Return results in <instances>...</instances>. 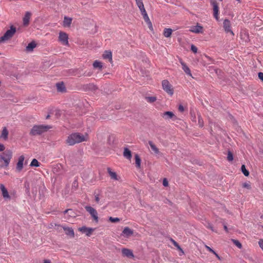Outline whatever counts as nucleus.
Segmentation results:
<instances>
[{"label":"nucleus","mask_w":263,"mask_h":263,"mask_svg":"<svg viewBox=\"0 0 263 263\" xmlns=\"http://www.w3.org/2000/svg\"><path fill=\"white\" fill-rule=\"evenodd\" d=\"M88 138L87 134L82 135L79 133H74L69 135L66 140V143L70 146L74 145L84 141H87Z\"/></svg>","instance_id":"obj_1"},{"label":"nucleus","mask_w":263,"mask_h":263,"mask_svg":"<svg viewBox=\"0 0 263 263\" xmlns=\"http://www.w3.org/2000/svg\"><path fill=\"white\" fill-rule=\"evenodd\" d=\"M52 128V126L48 125H35L31 128L30 135L36 136L41 135Z\"/></svg>","instance_id":"obj_2"},{"label":"nucleus","mask_w":263,"mask_h":263,"mask_svg":"<svg viewBox=\"0 0 263 263\" xmlns=\"http://www.w3.org/2000/svg\"><path fill=\"white\" fill-rule=\"evenodd\" d=\"M12 157V152L10 149H7L1 154L0 162L4 161V166L7 167L9 165Z\"/></svg>","instance_id":"obj_3"},{"label":"nucleus","mask_w":263,"mask_h":263,"mask_svg":"<svg viewBox=\"0 0 263 263\" xmlns=\"http://www.w3.org/2000/svg\"><path fill=\"white\" fill-rule=\"evenodd\" d=\"M16 31V27L11 26L10 29L8 30L3 36L0 37V44L11 39Z\"/></svg>","instance_id":"obj_4"},{"label":"nucleus","mask_w":263,"mask_h":263,"mask_svg":"<svg viewBox=\"0 0 263 263\" xmlns=\"http://www.w3.org/2000/svg\"><path fill=\"white\" fill-rule=\"evenodd\" d=\"M162 86L163 89L170 96H172L174 94V88L172 85L167 80L162 81Z\"/></svg>","instance_id":"obj_5"},{"label":"nucleus","mask_w":263,"mask_h":263,"mask_svg":"<svg viewBox=\"0 0 263 263\" xmlns=\"http://www.w3.org/2000/svg\"><path fill=\"white\" fill-rule=\"evenodd\" d=\"M85 209L89 213L94 221L98 222L99 221V217L97 211L90 206H86Z\"/></svg>","instance_id":"obj_6"},{"label":"nucleus","mask_w":263,"mask_h":263,"mask_svg":"<svg viewBox=\"0 0 263 263\" xmlns=\"http://www.w3.org/2000/svg\"><path fill=\"white\" fill-rule=\"evenodd\" d=\"M59 41L63 45L68 46V34L62 31L59 32Z\"/></svg>","instance_id":"obj_7"},{"label":"nucleus","mask_w":263,"mask_h":263,"mask_svg":"<svg viewBox=\"0 0 263 263\" xmlns=\"http://www.w3.org/2000/svg\"><path fill=\"white\" fill-rule=\"evenodd\" d=\"M189 31L194 33H202L203 32V28L202 26L197 23L195 26H191L190 27Z\"/></svg>","instance_id":"obj_8"},{"label":"nucleus","mask_w":263,"mask_h":263,"mask_svg":"<svg viewBox=\"0 0 263 263\" xmlns=\"http://www.w3.org/2000/svg\"><path fill=\"white\" fill-rule=\"evenodd\" d=\"M0 190L2 192L3 197L5 200H10L11 197L8 192L7 189L5 187L3 184H0Z\"/></svg>","instance_id":"obj_9"},{"label":"nucleus","mask_w":263,"mask_h":263,"mask_svg":"<svg viewBox=\"0 0 263 263\" xmlns=\"http://www.w3.org/2000/svg\"><path fill=\"white\" fill-rule=\"evenodd\" d=\"M211 4L213 7V15L214 17L218 20V13H219V7L217 3L214 0H211Z\"/></svg>","instance_id":"obj_10"},{"label":"nucleus","mask_w":263,"mask_h":263,"mask_svg":"<svg viewBox=\"0 0 263 263\" xmlns=\"http://www.w3.org/2000/svg\"><path fill=\"white\" fill-rule=\"evenodd\" d=\"M78 230L82 233L85 234L86 236H90L92 232L94 231V229L83 226L79 228Z\"/></svg>","instance_id":"obj_11"},{"label":"nucleus","mask_w":263,"mask_h":263,"mask_svg":"<svg viewBox=\"0 0 263 263\" xmlns=\"http://www.w3.org/2000/svg\"><path fill=\"white\" fill-rule=\"evenodd\" d=\"M25 160V157L22 155L18 157V162L16 166V170L20 172L23 168V163Z\"/></svg>","instance_id":"obj_12"},{"label":"nucleus","mask_w":263,"mask_h":263,"mask_svg":"<svg viewBox=\"0 0 263 263\" xmlns=\"http://www.w3.org/2000/svg\"><path fill=\"white\" fill-rule=\"evenodd\" d=\"M223 28H224V31L227 33L230 32L231 34L234 35V33L231 29V23L229 20L226 19L224 20Z\"/></svg>","instance_id":"obj_13"},{"label":"nucleus","mask_w":263,"mask_h":263,"mask_svg":"<svg viewBox=\"0 0 263 263\" xmlns=\"http://www.w3.org/2000/svg\"><path fill=\"white\" fill-rule=\"evenodd\" d=\"M133 234V231L132 230H131L130 228H129L128 227H125L122 231V233L121 234V235L122 236H123L126 238H129Z\"/></svg>","instance_id":"obj_14"},{"label":"nucleus","mask_w":263,"mask_h":263,"mask_svg":"<svg viewBox=\"0 0 263 263\" xmlns=\"http://www.w3.org/2000/svg\"><path fill=\"white\" fill-rule=\"evenodd\" d=\"M161 117L166 120L173 119V118H174L175 119H176L174 114L173 112L170 111H165L162 113L161 114Z\"/></svg>","instance_id":"obj_15"},{"label":"nucleus","mask_w":263,"mask_h":263,"mask_svg":"<svg viewBox=\"0 0 263 263\" xmlns=\"http://www.w3.org/2000/svg\"><path fill=\"white\" fill-rule=\"evenodd\" d=\"M123 256H126L129 258H133L134 257L133 251L127 248H123L121 250Z\"/></svg>","instance_id":"obj_16"},{"label":"nucleus","mask_w":263,"mask_h":263,"mask_svg":"<svg viewBox=\"0 0 263 263\" xmlns=\"http://www.w3.org/2000/svg\"><path fill=\"white\" fill-rule=\"evenodd\" d=\"M31 15V13L29 11H27L25 13V14L23 19L24 26H26L29 25Z\"/></svg>","instance_id":"obj_17"},{"label":"nucleus","mask_w":263,"mask_h":263,"mask_svg":"<svg viewBox=\"0 0 263 263\" xmlns=\"http://www.w3.org/2000/svg\"><path fill=\"white\" fill-rule=\"evenodd\" d=\"M62 228L65 232V234L67 235L70 236L71 237H74V233L73 230L71 228L67 227L65 226H62Z\"/></svg>","instance_id":"obj_18"},{"label":"nucleus","mask_w":263,"mask_h":263,"mask_svg":"<svg viewBox=\"0 0 263 263\" xmlns=\"http://www.w3.org/2000/svg\"><path fill=\"white\" fill-rule=\"evenodd\" d=\"M180 63L182 66V69L183 70L184 72L186 74L192 77V73H191V70H190L189 67L181 60H180Z\"/></svg>","instance_id":"obj_19"},{"label":"nucleus","mask_w":263,"mask_h":263,"mask_svg":"<svg viewBox=\"0 0 263 263\" xmlns=\"http://www.w3.org/2000/svg\"><path fill=\"white\" fill-rule=\"evenodd\" d=\"M102 56L104 59H108L110 62H112V52L110 50H106Z\"/></svg>","instance_id":"obj_20"},{"label":"nucleus","mask_w":263,"mask_h":263,"mask_svg":"<svg viewBox=\"0 0 263 263\" xmlns=\"http://www.w3.org/2000/svg\"><path fill=\"white\" fill-rule=\"evenodd\" d=\"M57 90L59 92H65L66 89L63 82H59L56 84Z\"/></svg>","instance_id":"obj_21"},{"label":"nucleus","mask_w":263,"mask_h":263,"mask_svg":"<svg viewBox=\"0 0 263 263\" xmlns=\"http://www.w3.org/2000/svg\"><path fill=\"white\" fill-rule=\"evenodd\" d=\"M36 44L34 41H32L31 43H29L28 45L26 47V51L27 52H32L33 49L36 47Z\"/></svg>","instance_id":"obj_22"},{"label":"nucleus","mask_w":263,"mask_h":263,"mask_svg":"<svg viewBox=\"0 0 263 263\" xmlns=\"http://www.w3.org/2000/svg\"><path fill=\"white\" fill-rule=\"evenodd\" d=\"M123 156L128 160H130L132 158V156L131 151L127 147H125L124 148Z\"/></svg>","instance_id":"obj_23"},{"label":"nucleus","mask_w":263,"mask_h":263,"mask_svg":"<svg viewBox=\"0 0 263 263\" xmlns=\"http://www.w3.org/2000/svg\"><path fill=\"white\" fill-rule=\"evenodd\" d=\"M107 172L108 173L110 178L115 180H118L119 178L116 172H112L110 168H107Z\"/></svg>","instance_id":"obj_24"},{"label":"nucleus","mask_w":263,"mask_h":263,"mask_svg":"<svg viewBox=\"0 0 263 263\" xmlns=\"http://www.w3.org/2000/svg\"><path fill=\"white\" fill-rule=\"evenodd\" d=\"M72 22V18L65 16L63 21V26L64 27H69Z\"/></svg>","instance_id":"obj_25"},{"label":"nucleus","mask_w":263,"mask_h":263,"mask_svg":"<svg viewBox=\"0 0 263 263\" xmlns=\"http://www.w3.org/2000/svg\"><path fill=\"white\" fill-rule=\"evenodd\" d=\"M173 30L171 28H165L163 30V35L166 37H171Z\"/></svg>","instance_id":"obj_26"},{"label":"nucleus","mask_w":263,"mask_h":263,"mask_svg":"<svg viewBox=\"0 0 263 263\" xmlns=\"http://www.w3.org/2000/svg\"><path fill=\"white\" fill-rule=\"evenodd\" d=\"M8 131L6 127H4L3 129L2 134L1 135V138H3L4 140H7L8 139Z\"/></svg>","instance_id":"obj_27"},{"label":"nucleus","mask_w":263,"mask_h":263,"mask_svg":"<svg viewBox=\"0 0 263 263\" xmlns=\"http://www.w3.org/2000/svg\"><path fill=\"white\" fill-rule=\"evenodd\" d=\"M171 241L172 242L173 245L177 248V249L180 252L179 255H183L184 252H183V250L182 249V248L180 247V246L179 245V244L173 239H171Z\"/></svg>","instance_id":"obj_28"},{"label":"nucleus","mask_w":263,"mask_h":263,"mask_svg":"<svg viewBox=\"0 0 263 263\" xmlns=\"http://www.w3.org/2000/svg\"><path fill=\"white\" fill-rule=\"evenodd\" d=\"M148 144L152 151H153L155 154H158L159 153L158 148L156 147V146L153 143L152 141H149L148 142Z\"/></svg>","instance_id":"obj_29"},{"label":"nucleus","mask_w":263,"mask_h":263,"mask_svg":"<svg viewBox=\"0 0 263 263\" xmlns=\"http://www.w3.org/2000/svg\"><path fill=\"white\" fill-rule=\"evenodd\" d=\"M135 162L136 165L138 168H140L141 166V159L138 154H136L135 156Z\"/></svg>","instance_id":"obj_30"},{"label":"nucleus","mask_w":263,"mask_h":263,"mask_svg":"<svg viewBox=\"0 0 263 263\" xmlns=\"http://www.w3.org/2000/svg\"><path fill=\"white\" fill-rule=\"evenodd\" d=\"M141 13V14L142 15L143 18L145 20H148L149 17L147 14V12L145 9V8L141 9L140 10Z\"/></svg>","instance_id":"obj_31"},{"label":"nucleus","mask_w":263,"mask_h":263,"mask_svg":"<svg viewBox=\"0 0 263 263\" xmlns=\"http://www.w3.org/2000/svg\"><path fill=\"white\" fill-rule=\"evenodd\" d=\"M145 100L147 102L152 103H154L157 100V98L154 96L146 97Z\"/></svg>","instance_id":"obj_32"},{"label":"nucleus","mask_w":263,"mask_h":263,"mask_svg":"<svg viewBox=\"0 0 263 263\" xmlns=\"http://www.w3.org/2000/svg\"><path fill=\"white\" fill-rule=\"evenodd\" d=\"M40 163L36 159H33L31 162L30 165L31 166L39 167L40 166Z\"/></svg>","instance_id":"obj_33"},{"label":"nucleus","mask_w":263,"mask_h":263,"mask_svg":"<svg viewBox=\"0 0 263 263\" xmlns=\"http://www.w3.org/2000/svg\"><path fill=\"white\" fill-rule=\"evenodd\" d=\"M241 172L245 176H248L249 175V172L246 169L245 165H242L241 167Z\"/></svg>","instance_id":"obj_34"},{"label":"nucleus","mask_w":263,"mask_h":263,"mask_svg":"<svg viewBox=\"0 0 263 263\" xmlns=\"http://www.w3.org/2000/svg\"><path fill=\"white\" fill-rule=\"evenodd\" d=\"M136 2V4L139 9H141L144 8V4L143 3L142 0H135Z\"/></svg>","instance_id":"obj_35"},{"label":"nucleus","mask_w":263,"mask_h":263,"mask_svg":"<svg viewBox=\"0 0 263 263\" xmlns=\"http://www.w3.org/2000/svg\"><path fill=\"white\" fill-rule=\"evenodd\" d=\"M93 66L95 68H102V63L98 61H95L93 62Z\"/></svg>","instance_id":"obj_36"},{"label":"nucleus","mask_w":263,"mask_h":263,"mask_svg":"<svg viewBox=\"0 0 263 263\" xmlns=\"http://www.w3.org/2000/svg\"><path fill=\"white\" fill-rule=\"evenodd\" d=\"M198 125L199 127H202L204 125L203 120L200 115H198Z\"/></svg>","instance_id":"obj_37"},{"label":"nucleus","mask_w":263,"mask_h":263,"mask_svg":"<svg viewBox=\"0 0 263 263\" xmlns=\"http://www.w3.org/2000/svg\"><path fill=\"white\" fill-rule=\"evenodd\" d=\"M109 220L111 222H119L120 221V219L118 217H110L109 218Z\"/></svg>","instance_id":"obj_38"},{"label":"nucleus","mask_w":263,"mask_h":263,"mask_svg":"<svg viewBox=\"0 0 263 263\" xmlns=\"http://www.w3.org/2000/svg\"><path fill=\"white\" fill-rule=\"evenodd\" d=\"M242 185L243 187L246 188L248 190H250L251 189V185L249 182H244L243 183H242Z\"/></svg>","instance_id":"obj_39"},{"label":"nucleus","mask_w":263,"mask_h":263,"mask_svg":"<svg viewBox=\"0 0 263 263\" xmlns=\"http://www.w3.org/2000/svg\"><path fill=\"white\" fill-rule=\"evenodd\" d=\"M227 159L229 161H232L233 160V156L231 152H229L228 153Z\"/></svg>","instance_id":"obj_40"},{"label":"nucleus","mask_w":263,"mask_h":263,"mask_svg":"<svg viewBox=\"0 0 263 263\" xmlns=\"http://www.w3.org/2000/svg\"><path fill=\"white\" fill-rule=\"evenodd\" d=\"M145 21L147 24L148 28H149V29L151 30H153V25H152V23L151 22L149 18H148V20H145Z\"/></svg>","instance_id":"obj_41"},{"label":"nucleus","mask_w":263,"mask_h":263,"mask_svg":"<svg viewBox=\"0 0 263 263\" xmlns=\"http://www.w3.org/2000/svg\"><path fill=\"white\" fill-rule=\"evenodd\" d=\"M234 243L239 249L242 248L241 243L237 240H233Z\"/></svg>","instance_id":"obj_42"},{"label":"nucleus","mask_w":263,"mask_h":263,"mask_svg":"<svg viewBox=\"0 0 263 263\" xmlns=\"http://www.w3.org/2000/svg\"><path fill=\"white\" fill-rule=\"evenodd\" d=\"M210 252L212 253L213 254L215 255V256L217 258V259L219 260H221L222 258L220 257L217 253L213 249L210 251Z\"/></svg>","instance_id":"obj_43"},{"label":"nucleus","mask_w":263,"mask_h":263,"mask_svg":"<svg viewBox=\"0 0 263 263\" xmlns=\"http://www.w3.org/2000/svg\"><path fill=\"white\" fill-rule=\"evenodd\" d=\"M191 50L195 53L197 52V48L194 45H192L191 46Z\"/></svg>","instance_id":"obj_44"},{"label":"nucleus","mask_w":263,"mask_h":263,"mask_svg":"<svg viewBox=\"0 0 263 263\" xmlns=\"http://www.w3.org/2000/svg\"><path fill=\"white\" fill-rule=\"evenodd\" d=\"M258 245L259 246V247H260V248L263 251V239H260L258 241Z\"/></svg>","instance_id":"obj_45"},{"label":"nucleus","mask_w":263,"mask_h":263,"mask_svg":"<svg viewBox=\"0 0 263 263\" xmlns=\"http://www.w3.org/2000/svg\"><path fill=\"white\" fill-rule=\"evenodd\" d=\"M95 201L97 203H99L100 198L99 194H95Z\"/></svg>","instance_id":"obj_46"},{"label":"nucleus","mask_w":263,"mask_h":263,"mask_svg":"<svg viewBox=\"0 0 263 263\" xmlns=\"http://www.w3.org/2000/svg\"><path fill=\"white\" fill-rule=\"evenodd\" d=\"M163 185L164 186H167L168 185V183L166 178H164L163 180Z\"/></svg>","instance_id":"obj_47"},{"label":"nucleus","mask_w":263,"mask_h":263,"mask_svg":"<svg viewBox=\"0 0 263 263\" xmlns=\"http://www.w3.org/2000/svg\"><path fill=\"white\" fill-rule=\"evenodd\" d=\"M178 110H179L180 112H183V111H184V109L183 106L182 105H179V107H178Z\"/></svg>","instance_id":"obj_48"},{"label":"nucleus","mask_w":263,"mask_h":263,"mask_svg":"<svg viewBox=\"0 0 263 263\" xmlns=\"http://www.w3.org/2000/svg\"><path fill=\"white\" fill-rule=\"evenodd\" d=\"M258 78L263 81V73L262 72H259L258 73Z\"/></svg>","instance_id":"obj_49"},{"label":"nucleus","mask_w":263,"mask_h":263,"mask_svg":"<svg viewBox=\"0 0 263 263\" xmlns=\"http://www.w3.org/2000/svg\"><path fill=\"white\" fill-rule=\"evenodd\" d=\"M5 149V146L3 144L0 143V152H2Z\"/></svg>","instance_id":"obj_50"},{"label":"nucleus","mask_w":263,"mask_h":263,"mask_svg":"<svg viewBox=\"0 0 263 263\" xmlns=\"http://www.w3.org/2000/svg\"><path fill=\"white\" fill-rule=\"evenodd\" d=\"M204 247H205V248L206 249V250H207L208 251H209V252H210V251L212 250V249L211 248H210V247H209V246H207L206 245H204Z\"/></svg>","instance_id":"obj_51"},{"label":"nucleus","mask_w":263,"mask_h":263,"mask_svg":"<svg viewBox=\"0 0 263 263\" xmlns=\"http://www.w3.org/2000/svg\"><path fill=\"white\" fill-rule=\"evenodd\" d=\"M44 263H51V261L50 260L45 259L44 260Z\"/></svg>","instance_id":"obj_52"},{"label":"nucleus","mask_w":263,"mask_h":263,"mask_svg":"<svg viewBox=\"0 0 263 263\" xmlns=\"http://www.w3.org/2000/svg\"><path fill=\"white\" fill-rule=\"evenodd\" d=\"M224 230L226 231V232H228V229L227 228V227L226 226V225H224Z\"/></svg>","instance_id":"obj_53"},{"label":"nucleus","mask_w":263,"mask_h":263,"mask_svg":"<svg viewBox=\"0 0 263 263\" xmlns=\"http://www.w3.org/2000/svg\"><path fill=\"white\" fill-rule=\"evenodd\" d=\"M71 210L70 209H67V210H66L64 212V214H66V213H67L69 211H70Z\"/></svg>","instance_id":"obj_54"},{"label":"nucleus","mask_w":263,"mask_h":263,"mask_svg":"<svg viewBox=\"0 0 263 263\" xmlns=\"http://www.w3.org/2000/svg\"><path fill=\"white\" fill-rule=\"evenodd\" d=\"M49 117H50V115H48L46 116V119H48V118H49Z\"/></svg>","instance_id":"obj_55"},{"label":"nucleus","mask_w":263,"mask_h":263,"mask_svg":"<svg viewBox=\"0 0 263 263\" xmlns=\"http://www.w3.org/2000/svg\"><path fill=\"white\" fill-rule=\"evenodd\" d=\"M211 230H212V231H214V230L212 228H211Z\"/></svg>","instance_id":"obj_56"}]
</instances>
